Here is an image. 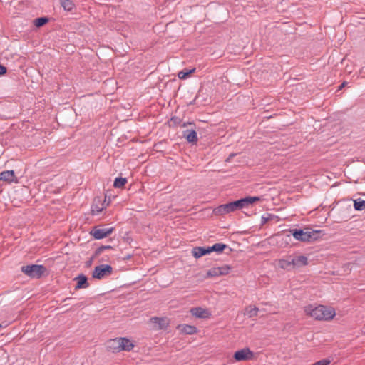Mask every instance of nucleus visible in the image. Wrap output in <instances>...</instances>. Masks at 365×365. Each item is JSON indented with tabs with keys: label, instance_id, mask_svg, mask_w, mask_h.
<instances>
[{
	"label": "nucleus",
	"instance_id": "obj_14",
	"mask_svg": "<svg viewBox=\"0 0 365 365\" xmlns=\"http://www.w3.org/2000/svg\"><path fill=\"white\" fill-rule=\"evenodd\" d=\"M177 329L180 331V333L185 334H195L197 333V329L192 325L189 324H180L177 327Z\"/></svg>",
	"mask_w": 365,
	"mask_h": 365
},
{
	"label": "nucleus",
	"instance_id": "obj_27",
	"mask_svg": "<svg viewBox=\"0 0 365 365\" xmlns=\"http://www.w3.org/2000/svg\"><path fill=\"white\" fill-rule=\"evenodd\" d=\"M250 205L262 200L261 197H247Z\"/></svg>",
	"mask_w": 365,
	"mask_h": 365
},
{
	"label": "nucleus",
	"instance_id": "obj_31",
	"mask_svg": "<svg viewBox=\"0 0 365 365\" xmlns=\"http://www.w3.org/2000/svg\"><path fill=\"white\" fill-rule=\"evenodd\" d=\"M345 86V83H343L341 86H340V89L342 88L343 87Z\"/></svg>",
	"mask_w": 365,
	"mask_h": 365
},
{
	"label": "nucleus",
	"instance_id": "obj_17",
	"mask_svg": "<svg viewBox=\"0 0 365 365\" xmlns=\"http://www.w3.org/2000/svg\"><path fill=\"white\" fill-rule=\"evenodd\" d=\"M192 253L195 258H199L206 254L210 253V250H209V247L205 249L201 247H196L192 249Z\"/></svg>",
	"mask_w": 365,
	"mask_h": 365
},
{
	"label": "nucleus",
	"instance_id": "obj_10",
	"mask_svg": "<svg viewBox=\"0 0 365 365\" xmlns=\"http://www.w3.org/2000/svg\"><path fill=\"white\" fill-rule=\"evenodd\" d=\"M113 227L110 228H98L94 227L91 234L94 237L95 239H103L110 235L113 231Z\"/></svg>",
	"mask_w": 365,
	"mask_h": 365
},
{
	"label": "nucleus",
	"instance_id": "obj_2",
	"mask_svg": "<svg viewBox=\"0 0 365 365\" xmlns=\"http://www.w3.org/2000/svg\"><path fill=\"white\" fill-rule=\"evenodd\" d=\"M277 266L284 270H292L305 267L308 258L304 255H287L276 261Z\"/></svg>",
	"mask_w": 365,
	"mask_h": 365
},
{
	"label": "nucleus",
	"instance_id": "obj_9",
	"mask_svg": "<svg viewBox=\"0 0 365 365\" xmlns=\"http://www.w3.org/2000/svg\"><path fill=\"white\" fill-rule=\"evenodd\" d=\"M190 312L196 318L207 319L211 317V312L210 310L202 307H192L190 309Z\"/></svg>",
	"mask_w": 365,
	"mask_h": 365
},
{
	"label": "nucleus",
	"instance_id": "obj_5",
	"mask_svg": "<svg viewBox=\"0 0 365 365\" xmlns=\"http://www.w3.org/2000/svg\"><path fill=\"white\" fill-rule=\"evenodd\" d=\"M21 271L30 277L39 278L43 275L46 269L43 265L31 264L23 266Z\"/></svg>",
	"mask_w": 365,
	"mask_h": 365
},
{
	"label": "nucleus",
	"instance_id": "obj_3",
	"mask_svg": "<svg viewBox=\"0 0 365 365\" xmlns=\"http://www.w3.org/2000/svg\"><path fill=\"white\" fill-rule=\"evenodd\" d=\"M170 319L166 317H153L148 321L150 328L153 330H164L170 325Z\"/></svg>",
	"mask_w": 365,
	"mask_h": 365
},
{
	"label": "nucleus",
	"instance_id": "obj_12",
	"mask_svg": "<svg viewBox=\"0 0 365 365\" xmlns=\"http://www.w3.org/2000/svg\"><path fill=\"white\" fill-rule=\"evenodd\" d=\"M0 180L8 183L17 182L14 170H5L1 172L0 173Z\"/></svg>",
	"mask_w": 365,
	"mask_h": 365
},
{
	"label": "nucleus",
	"instance_id": "obj_26",
	"mask_svg": "<svg viewBox=\"0 0 365 365\" xmlns=\"http://www.w3.org/2000/svg\"><path fill=\"white\" fill-rule=\"evenodd\" d=\"M48 19L46 17L37 18L34 20V24L36 27L39 28V27L45 25L48 22Z\"/></svg>",
	"mask_w": 365,
	"mask_h": 365
},
{
	"label": "nucleus",
	"instance_id": "obj_6",
	"mask_svg": "<svg viewBox=\"0 0 365 365\" xmlns=\"http://www.w3.org/2000/svg\"><path fill=\"white\" fill-rule=\"evenodd\" d=\"M233 358L236 361H252L255 359V353L248 347H245L234 353Z\"/></svg>",
	"mask_w": 365,
	"mask_h": 365
},
{
	"label": "nucleus",
	"instance_id": "obj_15",
	"mask_svg": "<svg viewBox=\"0 0 365 365\" xmlns=\"http://www.w3.org/2000/svg\"><path fill=\"white\" fill-rule=\"evenodd\" d=\"M259 309L255 305L247 306L245 309L244 315L248 318H252L257 316Z\"/></svg>",
	"mask_w": 365,
	"mask_h": 365
},
{
	"label": "nucleus",
	"instance_id": "obj_1",
	"mask_svg": "<svg viewBox=\"0 0 365 365\" xmlns=\"http://www.w3.org/2000/svg\"><path fill=\"white\" fill-rule=\"evenodd\" d=\"M303 311L306 317L319 322H331L336 315L334 307L324 304H309Z\"/></svg>",
	"mask_w": 365,
	"mask_h": 365
},
{
	"label": "nucleus",
	"instance_id": "obj_21",
	"mask_svg": "<svg viewBox=\"0 0 365 365\" xmlns=\"http://www.w3.org/2000/svg\"><path fill=\"white\" fill-rule=\"evenodd\" d=\"M62 7L68 11H71L74 9V4L71 0H60Z\"/></svg>",
	"mask_w": 365,
	"mask_h": 365
},
{
	"label": "nucleus",
	"instance_id": "obj_16",
	"mask_svg": "<svg viewBox=\"0 0 365 365\" xmlns=\"http://www.w3.org/2000/svg\"><path fill=\"white\" fill-rule=\"evenodd\" d=\"M118 338L112 339L107 342V349L113 352H120Z\"/></svg>",
	"mask_w": 365,
	"mask_h": 365
},
{
	"label": "nucleus",
	"instance_id": "obj_11",
	"mask_svg": "<svg viewBox=\"0 0 365 365\" xmlns=\"http://www.w3.org/2000/svg\"><path fill=\"white\" fill-rule=\"evenodd\" d=\"M293 237L299 241L306 242L309 241L312 237L310 232L304 231L302 230H293L292 231Z\"/></svg>",
	"mask_w": 365,
	"mask_h": 365
},
{
	"label": "nucleus",
	"instance_id": "obj_19",
	"mask_svg": "<svg viewBox=\"0 0 365 365\" xmlns=\"http://www.w3.org/2000/svg\"><path fill=\"white\" fill-rule=\"evenodd\" d=\"M77 280L76 288H86L88 287V283L87 282V278L84 275H79L76 278Z\"/></svg>",
	"mask_w": 365,
	"mask_h": 365
},
{
	"label": "nucleus",
	"instance_id": "obj_7",
	"mask_svg": "<svg viewBox=\"0 0 365 365\" xmlns=\"http://www.w3.org/2000/svg\"><path fill=\"white\" fill-rule=\"evenodd\" d=\"M113 268L108 264H101L94 268L92 277L95 279H101L110 276L112 274Z\"/></svg>",
	"mask_w": 365,
	"mask_h": 365
},
{
	"label": "nucleus",
	"instance_id": "obj_29",
	"mask_svg": "<svg viewBox=\"0 0 365 365\" xmlns=\"http://www.w3.org/2000/svg\"><path fill=\"white\" fill-rule=\"evenodd\" d=\"M329 364H330V360L324 359L320 360L317 362H315L312 365H329Z\"/></svg>",
	"mask_w": 365,
	"mask_h": 365
},
{
	"label": "nucleus",
	"instance_id": "obj_4",
	"mask_svg": "<svg viewBox=\"0 0 365 365\" xmlns=\"http://www.w3.org/2000/svg\"><path fill=\"white\" fill-rule=\"evenodd\" d=\"M232 270V267L224 264L220 267H213L208 269L206 272L205 279L219 277L227 275Z\"/></svg>",
	"mask_w": 365,
	"mask_h": 365
},
{
	"label": "nucleus",
	"instance_id": "obj_8",
	"mask_svg": "<svg viewBox=\"0 0 365 365\" xmlns=\"http://www.w3.org/2000/svg\"><path fill=\"white\" fill-rule=\"evenodd\" d=\"M235 202L224 204L215 208L213 212L216 215H223L236 211Z\"/></svg>",
	"mask_w": 365,
	"mask_h": 365
},
{
	"label": "nucleus",
	"instance_id": "obj_22",
	"mask_svg": "<svg viewBox=\"0 0 365 365\" xmlns=\"http://www.w3.org/2000/svg\"><path fill=\"white\" fill-rule=\"evenodd\" d=\"M354 207L356 210L361 211L365 210V200L356 199L354 200Z\"/></svg>",
	"mask_w": 365,
	"mask_h": 365
},
{
	"label": "nucleus",
	"instance_id": "obj_24",
	"mask_svg": "<svg viewBox=\"0 0 365 365\" xmlns=\"http://www.w3.org/2000/svg\"><path fill=\"white\" fill-rule=\"evenodd\" d=\"M126 182H127L126 178H115V180L114 181L113 186L115 188H121V187H124V185L126 184Z\"/></svg>",
	"mask_w": 365,
	"mask_h": 365
},
{
	"label": "nucleus",
	"instance_id": "obj_23",
	"mask_svg": "<svg viewBox=\"0 0 365 365\" xmlns=\"http://www.w3.org/2000/svg\"><path fill=\"white\" fill-rule=\"evenodd\" d=\"M195 71V68H192L191 70H183V71L178 72V77L180 79H186Z\"/></svg>",
	"mask_w": 365,
	"mask_h": 365
},
{
	"label": "nucleus",
	"instance_id": "obj_18",
	"mask_svg": "<svg viewBox=\"0 0 365 365\" xmlns=\"http://www.w3.org/2000/svg\"><path fill=\"white\" fill-rule=\"evenodd\" d=\"M183 136L189 143H196L197 141V133L193 130L184 132Z\"/></svg>",
	"mask_w": 365,
	"mask_h": 365
},
{
	"label": "nucleus",
	"instance_id": "obj_13",
	"mask_svg": "<svg viewBox=\"0 0 365 365\" xmlns=\"http://www.w3.org/2000/svg\"><path fill=\"white\" fill-rule=\"evenodd\" d=\"M119 349L120 351H129L134 347L133 343L128 339L124 337H119Z\"/></svg>",
	"mask_w": 365,
	"mask_h": 365
},
{
	"label": "nucleus",
	"instance_id": "obj_28",
	"mask_svg": "<svg viewBox=\"0 0 365 365\" xmlns=\"http://www.w3.org/2000/svg\"><path fill=\"white\" fill-rule=\"evenodd\" d=\"M103 209H104L103 205H102L101 207H98L96 205H93L91 211L93 215H96V214H98L99 212H101Z\"/></svg>",
	"mask_w": 365,
	"mask_h": 365
},
{
	"label": "nucleus",
	"instance_id": "obj_20",
	"mask_svg": "<svg viewBox=\"0 0 365 365\" xmlns=\"http://www.w3.org/2000/svg\"><path fill=\"white\" fill-rule=\"evenodd\" d=\"M235 207L237 210L245 207H247L250 205L247 197L245 198L240 199L235 201Z\"/></svg>",
	"mask_w": 365,
	"mask_h": 365
},
{
	"label": "nucleus",
	"instance_id": "obj_30",
	"mask_svg": "<svg viewBox=\"0 0 365 365\" xmlns=\"http://www.w3.org/2000/svg\"><path fill=\"white\" fill-rule=\"evenodd\" d=\"M6 73V68L5 66L0 65V76L4 75Z\"/></svg>",
	"mask_w": 365,
	"mask_h": 365
},
{
	"label": "nucleus",
	"instance_id": "obj_25",
	"mask_svg": "<svg viewBox=\"0 0 365 365\" xmlns=\"http://www.w3.org/2000/svg\"><path fill=\"white\" fill-rule=\"evenodd\" d=\"M225 247H226V245L224 244L216 243V244L213 245L212 247H209V250H210V252H213V251L220 252H222Z\"/></svg>",
	"mask_w": 365,
	"mask_h": 365
}]
</instances>
